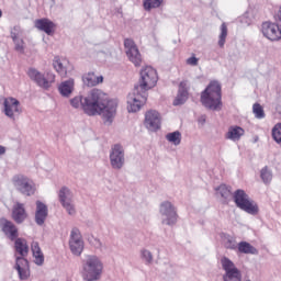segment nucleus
Masks as SVG:
<instances>
[{
    "label": "nucleus",
    "mask_w": 281,
    "mask_h": 281,
    "mask_svg": "<svg viewBox=\"0 0 281 281\" xmlns=\"http://www.w3.org/2000/svg\"><path fill=\"white\" fill-rule=\"evenodd\" d=\"M70 104L74 109L81 106L87 115H102L105 122H112L117 113V102L106 100V94L98 89L91 90L85 98L75 97Z\"/></svg>",
    "instance_id": "obj_1"
},
{
    "label": "nucleus",
    "mask_w": 281,
    "mask_h": 281,
    "mask_svg": "<svg viewBox=\"0 0 281 281\" xmlns=\"http://www.w3.org/2000/svg\"><path fill=\"white\" fill-rule=\"evenodd\" d=\"M158 80L159 76L155 68L147 66L140 70L138 85L127 95V111L130 113H137L146 104V100H148V93L146 91H150V89L157 87Z\"/></svg>",
    "instance_id": "obj_2"
},
{
    "label": "nucleus",
    "mask_w": 281,
    "mask_h": 281,
    "mask_svg": "<svg viewBox=\"0 0 281 281\" xmlns=\"http://www.w3.org/2000/svg\"><path fill=\"white\" fill-rule=\"evenodd\" d=\"M216 195L221 198L223 203H229L234 199L237 207L244 212H258V204L245 193L244 190H237L234 194L232 188L226 184H221L216 189Z\"/></svg>",
    "instance_id": "obj_3"
},
{
    "label": "nucleus",
    "mask_w": 281,
    "mask_h": 281,
    "mask_svg": "<svg viewBox=\"0 0 281 281\" xmlns=\"http://www.w3.org/2000/svg\"><path fill=\"white\" fill-rule=\"evenodd\" d=\"M222 98L221 83L211 81L201 93V103L211 111H221V106H223Z\"/></svg>",
    "instance_id": "obj_4"
},
{
    "label": "nucleus",
    "mask_w": 281,
    "mask_h": 281,
    "mask_svg": "<svg viewBox=\"0 0 281 281\" xmlns=\"http://www.w3.org/2000/svg\"><path fill=\"white\" fill-rule=\"evenodd\" d=\"M15 252L19 254L16 258L15 269L20 276V280H27L30 278V262L25 259V256L30 252V246H27V240L24 238L14 239Z\"/></svg>",
    "instance_id": "obj_5"
},
{
    "label": "nucleus",
    "mask_w": 281,
    "mask_h": 281,
    "mask_svg": "<svg viewBox=\"0 0 281 281\" xmlns=\"http://www.w3.org/2000/svg\"><path fill=\"white\" fill-rule=\"evenodd\" d=\"M277 24L273 22H263L261 24V32L268 41L281 40V7L276 15Z\"/></svg>",
    "instance_id": "obj_6"
},
{
    "label": "nucleus",
    "mask_w": 281,
    "mask_h": 281,
    "mask_svg": "<svg viewBox=\"0 0 281 281\" xmlns=\"http://www.w3.org/2000/svg\"><path fill=\"white\" fill-rule=\"evenodd\" d=\"M102 273V262L95 256H89L83 265V278L88 281L98 280Z\"/></svg>",
    "instance_id": "obj_7"
},
{
    "label": "nucleus",
    "mask_w": 281,
    "mask_h": 281,
    "mask_svg": "<svg viewBox=\"0 0 281 281\" xmlns=\"http://www.w3.org/2000/svg\"><path fill=\"white\" fill-rule=\"evenodd\" d=\"M27 76L31 80H34L38 87H42V89H49V87L56 82L55 74L48 72L45 77V75L34 68L29 69Z\"/></svg>",
    "instance_id": "obj_8"
},
{
    "label": "nucleus",
    "mask_w": 281,
    "mask_h": 281,
    "mask_svg": "<svg viewBox=\"0 0 281 281\" xmlns=\"http://www.w3.org/2000/svg\"><path fill=\"white\" fill-rule=\"evenodd\" d=\"M13 183L15 187H18V190L26 196H32V194L36 192V187L34 186V182L25 176H15L13 178Z\"/></svg>",
    "instance_id": "obj_9"
},
{
    "label": "nucleus",
    "mask_w": 281,
    "mask_h": 281,
    "mask_svg": "<svg viewBox=\"0 0 281 281\" xmlns=\"http://www.w3.org/2000/svg\"><path fill=\"white\" fill-rule=\"evenodd\" d=\"M124 47L128 60L136 67H142V54L139 53V48H137V45H135V42L131 38H126L124 41Z\"/></svg>",
    "instance_id": "obj_10"
},
{
    "label": "nucleus",
    "mask_w": 281,
    "mask_h": 281,
    "mask_svg": "<svg viewBox=\"0 0 281 281\" xmlns=\"http://www.w3.org/2000/svg\"><path fill=\"white\" fill-rule=\"evenodd\" d=\"M69 247L71 254H74L75 256H80L85 250V241L82 240L80 229L72 228L70 233Z\"/></svg>",
    "instance_id": "obj_11"
},
{
    "label": "nucleus",
    "mask_w": 281,
    "mask_h": 281,
    "mask_svg": "<svg viewBox=\"0 0 281 281\" xmlns=\"http://www.w3.org/2000/svg\"><path fill=\"white\" fill-rule=\"evenodd\" d=\"M144 124L148 131L155 133L161 128V115L155 110H149L145 113Z\"/></svg>",
    "instance_id": "obj_12"
},
{
    "label": "nucleus",
    "mask_w": 281,
    "mask_h": 281,
    "mask_svg": "<svg viewBox=\"0 0 281 281\" xmlns=\"http://www.w3.org/2000/svg\"><path fill=\"white\" fill-rule=\"evenodd\" d=\"M222 267L224 271H226L224 281H240V271L237 270L236 266H234V262H232L229 258H222Z\"/></svg>",
    "instance_id": "obj_13"
},
{
    "label": "nucleus",
    "mask_w": 281,
    "mask_h": 281,
    "mask_svg": "<svg viewBox=\"0 0 281 281\" xmlns=\"http://www.w3.org/2000/svg\"><path fill=\"white\" fill-rule=\"evenodd\" d=\"M112 168L120 169L124 166V149L120 145H114L110 154Z\"/></svg>",
    "instance_id": "obj_14"
},
{
    "label": "nucleus",
    "mask_w": 281,
    "mask_h": 281,
    "mask_svg": "<svg viewBox=\"0 0 281 281\" xmlns=\"http://www.w3.org/2000/svg\"><path fill=\"white\" fill-rule=\"evenodd\" d=\"M19 100L15 98L9 97L4 99L3 106H4V114L7 117H14V113H21Z\"/></svg>",
    "instance_id": "obj_15"
},
{
    "label": "nucleus",
    "mask_w": 281,
    "mask_h": 281,
    "mask_svg": "<svg viewBox=\"0 0 281 281\" xmlns=\"http://www.w3.org/2000/svg\"><path fill=\"white\" fill-rule=\"evenodd\" d=\"M0 227L10 240H16V238H19V229L14 224H12V222L8 220H0Z\"/></svg>",
    "instance_id": "obj_16"
},
{
    "label": "nucleus",
    "mask_w": 281,
    "mask_h": 281,
    "mask_svg": "<svg viewBox=\"0 0 281 281\" xmlns=\"http://www.w3.org/2000/svg\"><path fill=\"white\" fill-rule=\"evenodd\" d=\"M35 27L41 32H45L48 36H52L56 31V24L47 18L35 20Z\"/></svg>",
    "instance_id": "obj_17"
},
{
    "label": "nucleus",
    "mask_w": 281,
    "mask_h": 281,
    "mask_svg": "<svg viewBox=\"0 0 281 281\" xmlns=\"http://www.w3.org/2000/svg\"><path fill=\"white\" fill-rule=\"evenodd\" d=\"M58 196H59V201H60L63 207L65 210H67V212H71L74 210V203L71 202L72 195H71V191L69 190V188L63 187L59 190Z\"/></svg>",
    "instance_id": "obj_18"
},
{
    "label": "nucleus",
    "mask_w": 281,
    "mask_h": 281,
    "mask_svg": "<svg viewBox=\"0 0 281 281\" xmlns=\"http://www.w3.org/2000/svg\"><path fill=\"white\" fill-rule=\"evenodd\" d=\"M188 100V81H181L179 85L178 95L173 100V106H181V104H186Z\"/></svg>",
    "instance_id": "obj_19"
},
{
    "label": "nucleus",
    "mask_w": 281,
    "mask_h": 281,
    "mask_svg": "<svg viewBox=\"0 0 281 281\" xmlns=\"http://www.w3.org/2000/svg\"><path fill=\"white\" fill-rule=\"evenodd\" d=\"M53 65H54V69H56L57 74H59L61 78H67V69H69V60L65 58L60 59L56 57Z\"/></svg>",
    "instance_id": "obj_20"
},
{
    "label": "nucleus",
    "mask_w": 281,
    "mask_h": 281,
    "mask_svg": "<svg viewBox=\"0 0 281 281\" xmlns=\"http://www.w3.org/2000/svg\"><path fill=\"white\" fill-rule=\"evenodd\" d=\"M83 85L87 87H98L104 82V77L95 76L94 72H88L82 77Z\"/></svg>",
    "instance_id": "obj_21"
},
{
    "label": "nucleus",
    "mask_w": 281,
    "mask_h": 281,
    "mask_svg": "<svg viewBox=\"0 0 281 281\" xmlns=\"http://www.w3.org/2000/svg\"><path fill=\"white\" fill-rule=\"evenodd\" d=\"M31 251L33 254L35 265H43L45 262V255H43V250H41V245L38 241H32Z\"/></svg>",
    "instance_id": "obj_22"
},
{
    "label": "nucleus",
    "mask_w": 281,
    "mask_h": 281,
    "mask_svg": "<svg viewBox=\"0 0 281 281\" xmlns=\"http://www.w3.org/2000/svg\"><path fill=\"white\" fill-rule=\"evenodd\" d=\"M243 135H245V130L243 127L231 126L228 132L225 134V139H231V142H239Z\"/></svg>",
    "instance_id": "obj_23"
},
{
    "label": "nucleus",
    "mask_w": 281,
    "mask_h": 281,
    "mask_svg": "<svg viewBox=\"0 0 281 281\" xmlns=\"http://www.w3.org/2000/svg\"><path fill=\"white\" fill-rule=\"evenodd\" d=\"M74 87H75L74 79H69V80L63 81L59 85L58 90L61 95H64L65 98H69V95L74 93Z\"/></svg>",
    "instance_id": "obj_24"
},
{
    "label": "nucleus",
    "mask_w": 281,
    "mask_h": 281,
    "mask_svg": "<svg viewBox=\"0 0 281 281\" xmlns=\"http://www.w3.org/2000/svg\"><path fill=\"white\" fill-rule=\"evenodd\" d=\"M238 251L240 254H258V249H256V247L251 246V244L247 241H241L238 244Z\"/></svg>",
    "instance_id": "obj_25"
},
{
    "label": "nucleus",
    "mask_w": 281,
    "mask_h": 281,
    "mask_svg": "<svg viewBox=\"0 0 281 281\" xmlns=\"http://www.w3.org/2000/svg\"><path fill=\"white\" fill-rule=\"evenodd\" d=\"M164 3V0H144L143 8L147 12H150V10L155 8H159Z\"/></svg>",
    "instance_id": "obj_26"
},
{
    "label": "nucleus",
    "mask_w": 281,
    "mask_h": 281,
    "mask_svg": "<svg viewBox=\"0 0 281 281\" xmlns=\"http://www.w3.org/2000/svg\"><path fill=\"white\" fill-rule=\"evenodd\" d=\"M12 41L15 45V52H19L20 54H23L25 52V42L23 40L19 38L15 33L11 34Z\"/></svg>",
    "instance_id": "obj_27"
},
{
    "label": "nucleus",
    "mask_w": 281,
    "mask_h": 281,
    "mask_svg": "<svg viewBox=\"0 0 281 281\" xmlns=\"http://www.w3.org/2000/svg\"><path fill=\"white\" fill-rule=\"evenodd\" d=\"M166 139L173 144L175 146H179L181 144V132L176 131L166 135Z\"/></svg>",
    "instance_id": "obj_28"
},
{
    "label": "nucleus",
    "mask_w": 281,
    "mask_h": 281,
    "mask_svg": "<svg viewBox=\"0 0 281 281\" xmlns=\"http://www.w3.org/2000/svg\"><path fill=\"white\" fill-rule=\"evenodd\" d=\"M227 40V24L222 23L221 25V34L218 40L220 47H225V41Z\"/></svg>",
    "instance_id": "obj_29"
},
{
    "label": "nucleus",
    "mask_w": 281,
    "mask_h": 281,
    "mask_svg": "<svg viewBox=\"0 0 281 281\" xmlns=\"http://www.w3.org/2000/svg\"><path fill=\"white\" fill-rule=\"evenodd\" d=\"M252 113L258 120L265 119V109L262 108V105H260V103H255L252 105Z\"/></svg>",
    "instance_id": "obj_30"
},
{
    "label": "nucleus",
    "mask_w": 281,
    "mask_h": 281,
    "mask_svg": "<svg viewBox=\"0 0 281 281\" xmlns=\"http://www.w3.org/2000/svg\"><path fill=\"white\" fill-rule=\"evenodd\" d=\"M272 137L277 144H281V123H278L272 128Z\"/></svg>",
    "instance_id": "obj_31"
},
{
    "label": "nucleus",
    "mask_w": 281,
    "mask_h": 281,
    "mask_svg": "<svg viewBox=\"0 0 281 281\" xmlns=\"http://www.w3.org/2000/svg\"><path fill=\"white\" fill-rule=\"evenodd\" d=\"M261 179L263 183H271V179H272L271 171L267 167L261 169Z\"/></svg>",
    "instance_id": "obj_32"
},
{
    "label": "nucleus",
    "mask_w": 281,
    "mask_h": 281,
    "mask_svg": "<svg viewBox=\"0 0 281 281\" xmlns=\"http://www.w3.org/2000/svg\"><path fill=\"white\" fill-rule=\"evenodd\" d=\"M12 218L15 223H22L25 218H27V214L25 212H13Z\"/></svg>",
    "instance_id": "obj_33"
},
{
    "label": "nucleus",
    "mask_w": 281,
    "mask_h": 281,
    "mask_svg": "<svg viewBox=\"0 0 281 281\" xmlns=\"http://www.w3.org/2000/svg\"><path fill=\"white\" fill-rule=\"evenodd\" d=\"M167 220L164 221L166 225H175L177 223V213H165Z\"/></svg>",
    "instance_id": "obj_34"
},
{
    "label": "nucleus",
    "mask_w": 281,
    "mask_h": 281,
    "mask_svg": "<svg viewBox=\"0 0 281 281\" xmlns=\"http://www.w3.org/2000/svg\"><path fill=\"white\" fill-rule=\"evenodd\" d=\"M47 218V212H37L35 214V221L37 225H43L45 223V220Z\"/></svg>",
    "instance_id": "obj_35"
},
{
    "label": "nucleus",
    "mask_w": 281,
    "mask_h": 281,
    "mask_svg": "<svg viewBox=\"0 0 281 281\" xmlns=\"http://www.w3.org/2000/svg\"><path fill=\"white\" fill-rule=\"evenodd\" d=\"M161 211L162 212H173L175 211V206H172V203H170V202H164L161 204Z\"/></svg>",
    "instance_id": "obj_36"
},
{
    "label": "nucleus",
    "mask_w": 281,
    "mask_h": 281,
    "mask_svg": "<svg viewBox=\"0 0 281 281\" xmlns=\"http://www.w3.org/2000/svg\"><path fill=\"white\" fill-rule=\"evenodd\" d=\"M36 212H47V205L45 203L37 201L36 202Z\"/></svg>",
    "instance_id": "obj_37"
},
{
    "label": "nucleus",
    "mask_w": 281,
    "mask_h": 281,
    "mask_svg": "<svg viewBox=\"0 0 281 281\" xmlns=\"http://www.w3.org/2000/svg\"><path fill=\"white\" fill-rule=\"evenodd\" d=\"M187 65H191V67H196L199 65V58L192 56L187 59Z\"/></svg>",
    "instance_id": "obj_38"
},
{
    "label": "nucleus",
    "mask_w": 281,
    "mask_h": 281,
    "mask_svg": "<svg viewBox=\"0 0 281 281\" xmlns=\"http://www.w3.org/2000/svg\"><path fill=\"white\" fill-rule=\"evenodd\" d=\"M143 258H145V260L147 262H151L153 261V254H150V251H148V250H143Z\"/></svg>",
    "instance_id": "obj_39"
},
{
    "label": "nucleus",
    "mask_w": 281,
    "mask_h": 281,
    "mask_svg": "<svg viewBox=\"0 0 281 281\" xmlns=\"http://www.w3.org/2000/svg\"><path fill=\"white\" fill-rule=\"evenodd\" d=\"M13 212H25V205L21 204V203H16L13 206Z\"/></svg>",
    "instance_id": "obj_40"
},
{
    "label": "nucleus",
    "mask_w": 281,
    "mask_h": 281,
    "mask_svg": "<svg viewBox=\"0 0 281 281\" xmlns=\"http://www.w3.org/2000/svg\"><path fill=\"white\" fill-rule=\"evenodd\" d=\"M226 249H236V245L232 244V241H228V244H226Z\"/></svg>",
    "instance_id": "obj_41"
},
{
    "label": "nucleus",
    "mask_w": 281,
    "mask_h": 281,
    "mask_svg": "<svg viewBox=\"0 0 281 281\" xmlns=\"http://www.w3.org/2000/svg\"><path fill=\"white\" fill-rule=\"evenodd\" d=\"M0 155H5V147L0 145Z\"/></svg>",
    "instance_id": "obj_42"
},
{
    "label": "nucleus",
    "mask_w": 281,
    "mask_h": 281,
    "mask_svg": "<svg viewBox=\"0 0 281 281\" xmlns=\"http://www.w3.org/2000/svg\"><path fill=\"white\" fill-rule=\"evenodd\" d=\"M1 16H3V12L0 10V19H1Z\"/></svg>",
    "instance_id": "obj_43"
},
{
    "label": "nucleus",
    "mask_w": 281,
    "mask_h": 281,
    "mask_svg": "<svg viewBox=\"0 0 281 281\" xmlns=\"http://www.w3.org/2000/svg\"><path fill=\"white\" fill-rule=\"evenodd\" d=\"M202 122H205V119H203Z\"/></svg>",
    "instance_id": "obj_44"
}]
</instances>
